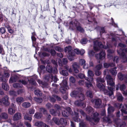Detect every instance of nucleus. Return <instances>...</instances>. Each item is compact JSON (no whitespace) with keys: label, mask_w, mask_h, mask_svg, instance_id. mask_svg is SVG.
Masks as SVG:
<instances>
[{"label":"nucleus","mask_w":127,"mask_h":127,"mask_svg":"<svg viewBox=\"0 0 127 127\" xmlns=\"http://www.w3.org/2000/svg\"><path fill=\"white\" fill-rule=\"evenodd\" d=\"M94 49L96 51L99 50L101 51L99 54H97L95 55L96 58L97 59H99L102 60L104 59L105 58V54L104 50L103 48L107 49L110 47L108 44H107V46L103 45L101 42H98L97 40L94 41Z\"/></svg>","instance_id":"nucleus-1"},{"label":"nucleus","mask_w":127,"mask_h":127,"mask_svg":"<svg viewBox=\"0 0 127 127\" xmlns=\"http://www.w3.org/2000/svg\"><path fill=\"white\" fill-rule=\"evenodd\" d=\"M115 65V64L114 63H105L104 64V67L108 68L109 67H113Z\"/></svg>","instance_id":"nucleus-22"},{"label":"nucleus","mask_w":127,"mask_h":127,"mask_svg":"<svg viewBox=\"0 0 127 127\" xmlns=\"http://www.w3.org/2000/svg\"><path fill=\"white\" fill-rule=\"evenodd\" d=\"M87 19L88 21L89 22H92L93 21L95 23H97V22L95 21V19L94 18H91L90 17L88 16Z\"/></svg>","instance_id":"nucleus-48"},{"label":"nucleus","mask_w":127,"mask_h":127,"mask_svg":"<svg viewBox=\"0 0 127 127\" xmlns=\"http://www.w3.org/2000/svg\"><path fill=\"white\" fill-rule=\"evenodd\" d=\"M106 78L107 80V85L111 86V87L114 88V89L113 90V91L115 89V87H114V88L113 87L115 85L114 79L112 78L110 75H106Z\"/></svg>","instance_id":"nucleus-9"},{"label":"nucleus","mask_w":127,"mask_h":127,"mask_svg":"<svg viewBox=\"0 0 127 127\" xmlns=\"http://www.w3.org/2000/svg\"><path fill=\"white\" fill-rule=\"evenodd\" d=\"M87 42V39L85 38L82 39L80 41L81 43L82 44H86Z\"/></svg>","instance_id":"nucleus-64"},{"label":"nucleus","mask_w":127,"mask_h":127,"mask_svg":"<svg viewBox=\"0 0 127 127\" xmlns=\"http://www.w3.org/2000/svg\"><path fill=\"white\" fill-rule=\"evenodd\" d=\"M50 114L54 116L58 115L59 116L60 114V112L59 110L55 111L54 109H51L49 110Z\"/></svg>","instance_id":"nucleus-17"},{"label":"nucleus","mask_w":127,"mask_h":127,"mask_svg":"<svg viewBox=\"0 0 127 127\" xmlns=\"http://www.w3.org/2000/svg\"><path fill=\"white\" fill-rule=\"evenodd\" d=\"M126 88V86L125 84H123L121 85H120V89L121 91L123 92V91H124Z\"/></svg>","instance_id":"nucleus-55"},{"label":"nucleus","mask_w":127,"mask_h":127,"mask_svg":"<svg viewBox=\"0 0 127 127\" xmlns=\"http://www.w3.org/2000/svg\"><path fill=\"white\" fill-rule=\"evenodd\" d=\"M65 51L66 52H68L69 54V56L68 58L69 59L70 61H72L74 60L73 56L75 55V54L72 52V47L70 46H66L65 48Z\"/></svg>","instance_id":"nucleus-8"},{"label":"nucleus","mask_w":127,"mask_h":127,"mask_svg":"<svg viewBox=\"0 0 127 127\" xmlns=\"http://www.w3.org/2000/svg\"><path fill=\"white\" fill-rule=\"evenodd\" d=\"M58 63L59 65L62 66L63 65H65L67 64L68 62V61L66 58H64L62 59V61L61 59H59L57 60Z\"/></svg>","instance_id":"nucleus-15"},{"label":"nucleus","mask_w":127,"mask_h":127,"mask_svg":"<svg viewBox=\"0 0 127 127\" xmlns=\"http://www.w3.org/2000/svg\"><path fill=\"white\" fill-rule=\"evenodd\" d=\"M15 112V110L11 108H10L8 109V114L10 115L13 114Z\"/></svg>","instance_id":"nucleus-45"},{"label":"nucleus","mask_w":127,"mask_h":127,"mask_svg":"<svg viewBox=\"0 0 127 127\" xmlns=\"http://www.w3.org/2000/svg\"><path fill=\"white\" fill-rule=\"evenodd\" d=\"M69 26L71 28H76L77 31L81 32H83L84 30L80 26L79 23L76 20H75L70 23Z\"/></svg>","instance_id":"nucleus-5"},{"label":"nucleus","mask_w":127,"mask_h":127,"mask_svg":"<svg viewBox=\"0 0 127 127\" xmlns=\"http://www.w3.org/2000/svg\"><path fill=\"white\" fill-rule=\"evenodd\" d=\"M96 81L98 83L100 82H101L103 83L104 82V79L101 78L100 77L97 78L96 79Z\"/></svg>","instance_id":"nucleus-60"},{"label":"nucleus","mask_w":127,"mask_h":127,"mask_svg":"<svg viewBox=\"0 0 127 127\" xmlns=\"http://www.w3.org/2000/svg\"><path fill=\"white\" fill-rule=\"evenodd\" d=\"M29 83L32 85H36V83L33 78H31L30 79L28 80Z\"/></svg>","instance_id":"nucleus-51"},{"label":"nucleus","mask_w":127,"mask_h":127,"mask_svg":"<svg viewBox=\"0 0 127 127\" xmlns=\"http://www.w3.org/2000/svg\"><path fill=\"white\" fill-rule=\"evenodd\" d=\"M74 115L75 117L73 118V120L75 122H80V119L78 118L79 115L78 113L74 111Z\"/></svg>","instance_id":"nucleus-21"},{"label":"nucleus","mask_w":127,"mask_h":127,"mask_svg":"<svg viewBox=\"0 0 127 127\" xmlns=\"http://www.w3.org/2000/svg\"><path fill=\"white\" fill-rule=\"evenodd\" d=\"M64 80L60 84L61 87L60 90L62 93H64L66 90L68 89V87L67 86V78L66 77H63Z\"/></svg>","instance_id":"nucleus-6"},{"label":"nucleus","mask_w":127,"mask_h":127,"mask_svg":"<svg viewBox=\"0 0 127 127\" xmlns=\"http://www.w3.org/2000/svg\"><path fill=\"white\" fill-rule=\"evenodd\" d=\"M53 121L57 125H60V120L58 118H53L52 119Z\"/></svg>","instance_id":"nucleus-43"},{"label":"nucleus","mask_w":127,"mask_h":127,"mask_svg":"<svg viewBox=\"0 0 127 127\" xmlns=\"http://www.w3.org/2000/svg\"><path fill=\"white\" fill-rule=\"evenodd\" d=\"M21 84L19 83H16L14 84L13 85V86L14 88H19L21 87Z\"/></svg>","instance_id":"nucleus-54"},{"label":"nucleus","mask_w":127,"mask_h":127,"mask_svg":"<svg viewBox=\"0 0 127 127\" xmlns=\"http://www.w3.org/2000/svg\"><path fill=\"white\" fill-rule=\"evenodd\" d=\"M109 107L108 108V114H111V113L114 111V108L113 107L111 106L110 104H108Z\"/></svg>","instance_id":"nucleus-26"},{"label":"nucleus","mask_w":127,"mask_h":127,"mask_svg":"<svg viewBox=\"0 0 127 127\" xmlns=\"http://www.w3.org/2000/svg\"><path fill=\"white\" fill-rule=\"evenodd\" d=\"M117 52L118 53L121 57L123 59V62L124 63L127 62V57L124 52H127V48L125 49H121L120 52H119L118 50H117Z\"/></svg>","instance_id":"nucleus-7"},{"label":"nucleus","mask_w":127,"mask_h":127,"mask_svg":"<svg viewBox=\"0 0 127 127\" xmlns=\"http://www.w3.org/2000/svg\"><path fill=\"white\" fill-rule=\"evenodd\" d=\"M61 74L64 76H67L68 75V73L67 71L64 70H62L60 72Z\"/></svg>","instance_id":"nucleus-44"},{"label":"nucleus","mask_w":127,"mask_h":127,"mask_svg":"<svg viewBox=\"0 0 127 127\" xmlns=\"http://www.w3.org/2000/svg\"><path fill=\"white\" fill-rule=\"evenodd\" d=\"M85 79L88 81V82H85V84L86 86L89 88L90 87H91L93 88V86L91 82L93 81V78L92 77L88 78V77H84Z\"/></svg>","instance_id":"nucleus-13"},{"label":"nucleus","mask_w":127,"mask_h":127,"mask_svg":"<svg viewBox=\"0 0 127 127\" xmlns=\"http://www.w3.org/2000/svg\"><path fill=\"white\" fill-rule=\"evenodd\" d=\"M82 91V89L79 88L73 91L70 94V95L72 97H75L76 99H80V100L76 101L74 103V104L77 106H80L82 101L84 100L85 96L81 93Z\"/></svg>","instance_id":"nucleus-2"},{"label":"nucleus","mask_w":127,"mask_h":127,"mask_svg":"<svg viewBox=\"0 0 127 127\" xmlns=\"http://www.w3.org/2000/svg\"><path fill=\"white\" fill-rule=\"evenodd\" d=\"M119 58L118 56H115L113 59V61L114 62H116V63H118L119 61Z\"/></svg>","instance_id":"nucleus-57"},{"label":"nucleus","mask_w":127,"mask_h":127,"mask_svg":"<svg viewBox=\"0 0 127 127\" xmlns=\"http://www.w3.org/2000/svg\"><path fill=\"white\" fill-rule=\"evenodd\" d=\"M9 97L8 96L6 95L1 99H0V105H2L3 103L4 105L7 106L9 105L10 103L8 101Z\"/></svg>","instance_id":"nucleus-14"},{"label":"nucleus","mask_w":127,"mask_h":127,"mask_svg":"<svg viewBox=\"0 0 127 127\" xmlns=\"http://www.w3.org/2000/svg\"><path fill=\"white\" fill-rule=\"evenodd\" d=\"M97 86L100 89L101 91L103 92L105 95H108L110 98L111 96L113 95V90L114 89L113 88L108 86V88L109 90L108 91L107 90L105 89V86L101 83H98L97 84Z\"/></svg>","instance_id":"nucleus-4"},{"label":"nucleus","mask_w":127,"mask_h":127,"mask_svg":"<svg viewBox=\"0 0 127 127\" xmlns=\"http://www.w3.org/2000/svg\"><path fill=\"white\" fill-rule=\"evenodd\" d=\"M54 48L56 50L60 52H61L63 51V49L58 46H55Z\"/></svg>","instance_id":"nucleus-53"},{"label":"nucleus","mask_w":127,"mask_h":127,"mask_svg":"<svg viewBox=\"0 0 127 127\" xmlns=\"http://www.w3.org/2000/svg\"><path fill=\"white\" fill-rule=\"evenodd\" d=\"M29 113L30 114H33L35 111V110L33 108H31L29 110Z\"/></svg>","instance_id":"nucleus-61"},{"label":"nucleus","mask_w":127,"mask_h":127,"mask_svg":"<svg viewBox=\"0 0 127 127\" xmlns=\"http://www.w3.org/2000/svg\"><path fill=\"white\" fill-rule=\"evenodd\" d=\"M60 125L66 126L67 125V122L66 119L61 118L60 119Z\"/></svg>","instance_id":"nucleus-20"},{"label":"nucleus","mask_w":127,"mask_h":127,"mask_svg":"<svg viewBox=\"0 0 127 127\" xmlns=\"http://www.w3.org/2000/svg\"><path fill=\"white\" fill-rule=\"evenodd\" d=\"M17 78V77L16 76L11 77L9 80L10 83H12L16 82Z\"/></svg>","instance_id":"nucleus-25"},{"label":"nucleus","mask_w":127,"mask_h":127,"mask_svg":"<svg viewBox=\"0 0 127 127\" xmlns=\"http://www.w3.org/2000/svg\"><path fill=\"white\" fill-rule=\"evenodd\" d=\"M2 119H6L8 117V115L7 113L5 112H2L0 114Z\"/></svg>","instance_id":"nucleus-34"},{"label":"nucleus","mask_w":127,"mask_h":127,"mask_svg":"<svg viewBox=\"0 0 127 127\" xmlns=\"http://www.w3.org/2000/svg\"><path fill=\"white\" fill-rule=\"evenodd\" d=\"M44 124L42 122H37L35 123V125L38 127H42Z\"/></svg>","instance_id":"nucleus-37"},{"label":"nucleus","mask_w":127,"mask_h":127,"mask_svg":"<svg viewBox=\"0 0 127 127\" xmlns=\"http://www.w3.org/2000/svg\"><path fill=\"white\" fill-rule=\"evenodd\" d=\"M34 93L35 95L37 96H41L42 95V93L39 89L35 90Z\"/></svg>","instance_id":"nucleus-33"},{"label":"nucleus","mask_w":127,"mask_h":127,"mask_svg":"<svg viewBox=\"0 0 127 127\" xmlns=\"http://www.w3.org/2000/svg\"><path fill=\"white\" fill-rule=\"evenodd\" d=\"M79 64L80 65H83L85 63V61L84 59H81L79 61Z\"/></svg>","instance_id":"nucleus-58"},{"label":"nucleus","mask_w":127,"mask_h":127,"mask_svg":"<svg viewBox=\"0 0 127 127\" xmlns=\"http://www.w3.org/2000/svg\"><path fill=\"white\" fill-rule=\"evenodd\" d=\"M93 92L91 90H89L87 91L86 93V95L87 96L90 98H92L93 96Z\"/></svg>","instance_id":"nucleus-35"},{"label":"nucleus","mask_w":127,"mask_h":127,"mask_svg":"<svg viewBox=\"0 0 127 127\" xmlns=\"http://www.w3.org/2000/svg\"><path fill=\"white\" fill-rule=\"evenodd\" d=\"M9 94L10 95L13 96H16L17 95V92L13 90L10 91H9Z\"/></svg>","instance_id":"nucleus-42"},{"label":"nucleus","mask_w":127,"mask_h":127,"mask_svg":"<svg viewBox=\"0 0 127 127\" xmlns=\"http://www.w3.org/2000/svg\"><path fill=\"white\" fill-rule=\"evenodd\" d=\"M88 74L89 76L93 77L94 75V72L91 70H89L88 71Z\"/></svg>","instance_id":"nucleus-63"},{"label":"nucleus","mask_w":127,"mask_h":127,"mask_svg":"<svg viewBox=\"0 0 127 127\" xmlns=\"http://www.w3.org/2000/svg\"><path fill=\"white\" fill-rule=\"evenodd\" d=\"M44 78L46 81H48L50 79H51V82H52L53 80L55 83H56L57 81L58 80L56 75H55L54 76H53L51 74H49L45 76Z\"/></svg>","instance_id":"nucleus-11"},{"label":"nucleus","mask_w":127,"mask_h":127,"mask_svg":"<svg viewBox=\"0 0 127 127\" xmlns=\"http://www.w3.org/2000/svg\"><path fill=\"white\" fill-rule=\"evenodd\" d=\"M73 67L74 72L76 73L79 72L78 69L80 68V66L77 63H74L73 65Z\"/></svg>","instance_id":"nucleus-18"},{"label":"nucleus","mask_w":127,"mask_h":127,"mask_svg":"<svg viewBox=\"0 0 127 127\" xmlns=\"http://www.w3.org/2000/svg\"><path fill=\"white\" fill-rule=\"evenodd\" d=\"M117 96L118 100L119 101H122L124 99V98L122 95L120 93L117 94Z\"/></svg>","instance_id":"nucleus-27"},{"label":"nucleus","mask_w":127,"mask_h":127,"mask_svg":"<svg viewBox=\"0 0 127 127\" xmlns=\"http://www.w3.org/2000/svg\"><path fill=\"white\" fill-rule=\"evenodd\" d=\"M119 106L120 108L122 107V108L121 109L122 113H124L125 114H127V112L126 111V110H127V105L124 104L123 106V104L122 103L119 104Z\"/></svg>","instance_id":"nucleus-16"},{"label":"nucleus","mask_w":127,"mask_h":127,"mask_svg":"<svg viewBox=\"0 0 127 127\" xmlns=\"http://www.w3.org/2000/svg\"><path fill=\"white\" fill-rule=\"evenodd\" d=\"M21 115L19 113H17L15 114L13 117V119L14 121L17 120L21 119Z\"/></svg>","instance_id":"nucleus-19"},{"label":"nucleus","mask_w":127,"mask_h":127,"mask_svg":"<svg viewBox=\"0 0 127 127\" xmlns=\"http://www.w3.org/2000/svg\"><path fill=\"white\" fill-rule=\"evenodd\" d=\"M77 112H79L80 113L84 116H86V120L90 122L91 124L92 125L94 124V122H98L100 120V118L98 117L99 114L97 112H95L93 114V118H91L89 116H87L84 112L81 110H79L77 109Z\"/></svg>","instance_id":"nucleus-3"},{"label":"nucleus","mask_w":127,"mask_h":127,"mask_svg":"<svg viewBox=\"0 0 127 127\" xmlns=\"http://www.w3.org/2000/svg\"><path fill=\"white\" fill-rule=\"evenodd\" d=\"M117 68L115 67L114 68H111L109 70L110 73L113 75H116L117 73V71L116 69Z\"/></svg>","instance_id":"nucleus-23"},{"label":"nucleus","mask_w":127,"mask_h":127,"mask_svg":"<svg viewBox=\"0 0 127 127\" xmlns=\"http://www.w3.org/2000/svg\"><path fill=\"white\" fill-rule=\"evenodd\" d=\"M37 81L39 84H42V85H43L45 87H47L48 85V84L47 83L43 82L42 81L39 79Z\"/></svg>","instance_id":"nucleus-49"},{"label":"nucleus","mask_w":127,"mask_h":127,"mask_svg":"<svg viewBox=\"0 0 127 127\" xmlns=\"http://www.w3.org/2000/svg\"><path fill=\"white\" fill-rule=\"evenodd\" d=\"M62 114L63 116L65 117H68L70 114H73V112L70 107H68L65 109V110L62 111Z\"/></svg>","instance_id":"nucleus-10"},{"label":"nucleus","mask_w":127,"mask_h":127,"mask_svg":"<svg viewBox=\"0 0 127 127\" xmlns=\"http://www.w3.org/2000/svg\"><path fill=\"white\" fill-rule=\"evenodd\" d=\"M2 87L4 90L6 91H8L9 89V86L5 83H2Z\"/></svg>","instance_id":"nucleus-40"},{"label":"nucleus","mask_w":127,"mask_h":127,"mask_svg":"<svg viewBox=\"0 0 127 127\" xmlns=\"http://www.w3.org/2000/svg\"><path fill=\"white\" fill-rule=\"evenodd\" d=\"M16 101L18 104L20 105L22 102L24 101V99L23 97H19L16 98Z\"/></svg>","instance_id":"nucleus-28"},{"label":"nucleus","mask_w":127,"mask_h":127,"mask_svg":"<svg viewBox=\"0 0 127 127\" xmlns=\"http://www.w3.org/2000/svg\"><path fill=\"white\" fill-rule=\"evenodd\" d=\"M42 116V115L41 113L36 112L34 116L35 118L39 119Z\"/></svg>","instance_id":"nucleus-29"},{"label":"nucleus","mask_w":127,"mask_h":127,"mask_svg":"<svg viewBox=\"0 0 127 127\" xmlns=\"http://www.w3.org/2000/svg\"><path fill=\"white\" fill-rule=\"evenodd\" d=\"M109 38L110 39H111L112 40L113 42H116V39L113 37L115 36V35L113 33H111L110 35H109Z\"/></svg>","instance_id":"nucleus-38"},{"label":"nucleus","mask_w":127,"mask_h":127,"mask_svg":"<svg viewBox=\"0 0 127 127\" xmlns=\"http://www.w3.org/2000/svg\"><path fill=\"white\" fill-rule=\"evenodd\" d=\"M24 119L25 120H27L31 122L32 120V118L31 117L29 116L28 114H26L24 116Z\"/></svg>","instance_id":"nucleus-46"},{"label":"nucleus","mask_w":127,"mask_h":127,"mask_svg":"<svg viewBox=\"0 0 127 127\" xmlns=\"http://www.w3.org/2000/svg\"><path fill=\"white\" fill-rule=\"evenodd\" d=\"M102 67V65L101 64H99L97 65L95 68L96 70H100Z\"/></svg>","instance_id":"nucleus-62"},{"label":"nucleus","mask_w":127,"mask_h":127,"mask_svg":"<svg viewBox=\"0 0 127 127\" xmlns=\"http://www.w3.org/2000/svg\"><path fill=\"white\" fill-rule=\"evenodd\" d=\"M10 71H5V72H4V77L6 78L8 77L10 75L9 73Z\"/></svg>","instance_id":"nucleus-56"},{"label":"nucleus","mask_w":127,"mask_h":127,"mask_svg":"<svg viewBox=\"0 0 127 127\" xmlns=\"http://www.w3.org/2000/svg\"><path fill=\"white\" fill-rule=\"evenodd\" d=\"M6 80L4 75L0 74V81L5 82Z\"/></svg>","instance_id":"nucleus-50"},{"label":"nucleus","mask_w":127,"mask_h":127,"mask_svg":"<svg viewBox=\"0 0 127 127\" xmlns=\"http://www.w3.org/2000/svg\"><path fill=\"white\" fill-rule=\"evenodd\" d=\"M70 82L72 83H74L75 81V79L73 76H71L69 79Z\"/></svg>","instance_id":"nucleus-59"},{"label":"nucleus","mask_w":127,"mask_h":127,"mask_svg":"<svg viewBox=\"0 0 127 127\" xmlns=\"http://www.w3.org/2000/svg\"><path fill=\"white\" fill-rule=\"evenodd\" d=\"M46 70L47 71L50 73H52L53 72L52 67L51 66L49 65H48L46 66Z\"/></svg>","instance_id":"nucleus-32"},{"label":"nucleus","mask_w":127,"mask_h":127,"mask_svg":"<svg viewBox=\"0 0 127 127\" xmlns=\"http://www.w3.org/2000/svg\"><path fill=\"white\" fill-rule=\"evenodd\" d=\"M22 105L24 107L27 108L31 106V104L28 102H26L23 103Z\"/></svg>","instance_id":"nucleus-30"},{"label":"nucleus","mask_w":127,"mask_h":127,"mask_svg":"<svg viewBox=\"0 0 127 127\" xmlns=\"http://www.w3.org/2000/svg\"><path fill=\"white\" fill-rule=\"evenodd\" d=\"M86 110L88 113H92L94 112V109L92 107L90 106L87 107Z\"/></svg>","instance_id":"nucleus-36"},{"label":"nucleus","mask_w":127,"mask_h":127,"mask_svg":"<svg viewBox=\"0 0 127 127\" xmlns=\"http://www.w3.org/2000/svg\"><path fill=\"white\" fill-rule=\"evenodd\" d=\"M55 96V95H53L52 96H49L48 97V99L51 102H55L56 101Z\"/></svg>","instance_id":"nucleus-39"},{"label":"nucleus","mask_w":127,"mask_h":127,"mask_svg":"<svg viewBox=\"0 0 127 127\" xmlns=\"http://www.w3.org/2000/svg\"><path fill=\"white\" fill-rule=\"evenodd\" d=\"M110 115L108 114V116L105 117L103 118V121L104 122H108V123H110L111 122V121L110 119L109 116Z\"/></svg>","instance_id":"nucleus-24"},{"label":"nucleus","mask_w":127,"mask_h":127,"mask_svg":"<svg viewBox=\"0 0 127 127\" xmlns=\"http://www.w3.org/2000/svg\"><path fill=\"white\" fill-rule=\"evenodd\" d=\"M34 99L35 102L38 103H40L42 101V99L40 98L34 97Z\"/></svg>","instance_id":"nucleus-41"},{"label":"nucleus","mask_w":127,"mask_h":127,"mask_svg":"<svg viewBox=\"0 0 127 127\" xmlns=\"http://www.w3.org/2000/svg\"><path fill=\"white\" fill-rule=\"evenodd\" d=\"M126 46V45L124 44H123L122 43H120L119 44L118 46V48L119 50L118 49L119 52H120V50H121V49H122L120 47H121V48H123L125 47Z\"/></svg>","instance_id":"nucleus-47"},{"label":"nucleus","mask_w":127,"mask_h":127,"mask_svg":"<svg viewBox=\"0 0 127 127\" xmlns=\"http://www.w3.org/2000/svg\"><path fill=\"white\" fill-rule=\"evenodd\" d=\"M32 39V46L34 47H36V46L34 45L35 44V41L36 40V39L35 37L34 36H32L31 37Z\"/></svg>","instance_id":"nucleus-52"},{"label":"nucleus","mask_w":127,"mask_h":127,"mask_svg":"<svg viewBox=\"0 0 127 127\" xmlns=\"http://www.w3.org/2000/svg\"><path fill=\"white\" fill-rule=\"evenodd\" d=\"M91 101L93 103H95V107L96 108H98L101 106L102 102L100 99H92Z\"/></svg>","instance_id":"nucleus-12"},{"label":"nucleus","mask_w":127,"mask_h":127,"mask_svg":"<svg viewBox=\"0 0 127 127\" xmlns=\"http://www.w3.org/2000/svg\"><path fill=\"white\" fill-rule=\"evenodd\" d=\"M126 75H124L121 73L119 72L118 74V77L119 79L121 80H122L125 78V76Z\"/></svg>","instance_id":"nucleus-31"}]
</instances>
